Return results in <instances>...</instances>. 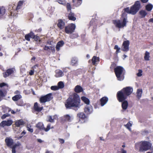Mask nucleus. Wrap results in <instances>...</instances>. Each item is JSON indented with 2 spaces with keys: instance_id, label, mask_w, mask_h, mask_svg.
Instances as JSON below:
<instances>
[{
  "instance_id": "21",
  "label": "nucleus",
  "mask_w": 153,
  "mask_h": 153,
  "mask_svg": "<svg viewBox=\"0 0 153 153\" xmlns=\"http://www.w3.org/2000/svg\"><path fill=\"white\" fill-rule=\"evenodd\" d=\"M99 58L96 56H94L92 59V63L93 65H96L97 63L99 62Z\"/></svg>"
},
{
  "instance_id": "30",
  "label": "nucleus",
  "mask_w": 153,
  "mask_h": 153,
  "mask_svg": "<svg viewBox=\"0 0 153 153\" xmlns=\"http://www.w3.org/2000/svg\"><path fill=\"white\" fill-rule=\"evenodd\" d=\"M81 99L85 103L88 105L89 104L90 101L87 98L85 97H82Z\"/></svg>"
},
{
  "instance_id": "56",
  "label": "nucleus",
  "mask_w": 153,
  "mask_h": 153,
  "mask_svg": "<svg viewBox=\"0 0 153 153\" xmlns=\"http://www.w3.org/2000/svg\"><path fill=\"white\" fill-rule=\"evenodd\" d=\"M142 2L143 3L147 2L149 0H141Z\"/></svg>"
},
{
  "instance_id": "53",
  "label": "nucleus",
  "mask_w": 153,
  "mask_h": 153,
  "mask_svg": "<svg viewBox=\"0 0 153 153\" xmlns=\"http://www.w3.org/2000/svg\"><path fill=\"white\" fill-rule=\"evenodd\" d=\"M14 93L16 94H20V92L19 91L17 90Z\"/></svg>"
},
{
  "instance_id": "36",
  "label": "nucleus",
  "mask_w": 153,
  "mask_h": 153,
  "mask_svg": "<svg viewBox=\"0 0 153 153\" xmlns=\"http://www.w3.org/2000/svg\"><path fill=\"white\" fill-rule=\"evenodd\" d=\"M140 14L142 17H144L147 14L146 12L144 10H142L140 12Z\"/></svg>"
},
{
  "instance_id": "64",
  "label": "nucleus",
  "mask_w": 153,
  "mask_h": 153,
  "mask_svg": "<svg viewBox=\"0 0 153 153\" xmlns=\"http://www.w3.org/2000/svg\"><path fill=\"white\" fill-rule=\"evenodd\" d=\"M127 56H126V55H124L123 56V57H124V59L125 58H126V57H127Z\"/></svg>"
},
{
  "instance_id": "3",
  "label": "nucleus",
  "mask_w": 153,
  "mask_h": 153,
  "mask_svg": "<svg viewBox=\"0 0 153 153\" xmlns=\"http://www.w3.org/2000/svg\"><path fill=\"white\" fill-rule=\"evenodd\" d=\"M151 146V144L146 141L141 142L139 143H136L135 144V148L139 150L140 152L146 151L149 149Z\"/></svg>"
},
{
  "instance_id": "57",
  "label": "nucleus",
  "mask_w": 153,
  "mask_h": 153,
  "mask_svg": "<svg viewBox=\"0 0 153 153\" xmlns=\"http://www.w3.org/2000/svg\"><path fill=\"white\" fill-rule=\"evenodd\" d=\"M37 141L38 142L40 143H42L43 142V141L40 139H37Z\"/></svg>"
},
{
  "instance_id": "43",
  "label": "nucleus",
  "mask_w": 153,
  "mask_h": 153,
  "mask_svg": "<svg viewBox=\"0 0 153 153\" xmlns=\"http://www.w3.org/2000/svg\"><path fill=\"white\" fill-rule=\"evenodd\" d=\"M44 49L45 50L49 51L51 50V47L45 46L44 48Z\"/></svg>"
},
{
  "instance_id": "54",
  "label": "nucleus",
  "mask_w": 153,
  "mask_h": 153,
  "mask_svg": "<svg viewBox=\"0 0 153 153\" xmlns=\"http://www.w3.org/2000/svg\"><path fill=\"white\" fill-rule=\"evenodd\" d=\"M51 50L53 52H54L55 51V49H54V48L52 47H51Z\"/></svg>"
},
{
  "instance_id": "26",
  "label": "nucleus",
  "mask_w": 153,
  "mask_h": 153,
  "mask_svg": "<svg viewBox=\"0 0 153 153\" xmlns=\"http://www.w3.org/2000/svg\"><path fill=\"white\" fill-rule=\"evenodd\" d=\"M142 89H138L137 92V97L140 99L141 97L142 93Z\"/></svg>"
},
{
  "instance_id": "28",
  "label": "nucleus",
  "mask_w": 153,
  "mask_h": 153,
  "mask_svg": "<svg viewBox=\"0 0 153 153\" xmlns=\"http://www.w3.org/2000/svg\"><path fill=\"white\" fill-rule=\"evenodd\" d=\"M74 14L73 13H70L68 16V17L70 20L75 21L76 19V18L74 16Z\"/></svg>"
},
{
  "instance_id": "49",
  "label": "nucleus",
  "mask_w": 153,
  "mask_h": 153,
  "mask_svg": "<svg viewBox=\"0 0 153 153\" xmlns=\"http://www.w3.org/2000/svg\"><path fill=\"white\" fill-rule=\"evenodd\" d=\"M8 116H9L7 114H4L1 116V118L2 119H3L6 118L7 117H8Z\"/></svg>"
},
{
  "instance_id": "44",
  "label": "nucleus",
  "mask_w": 153,
  "mask_h": 153,
  "mask_svg": "<svg viewBox=\"0 0 153 153\" xmlns=\"http://www.w3.org/2000/svg\"><path fill=\"white\" fill-rule=\"evenodd\" d=\"M142 71L141 70H139L138 71V72L137 74V75L138 76H140L142 75Z\"/></svg>"
},
{
  "instance_id": "50",
  "label": "nucleus",
  "mask_w": 153,
  "mask_h": 153,
  "mask_svg": "<svg viewBox=\"0 0 153 153\" xmlns=\"http://www.w3.org/2000/svg\"><path fill=\"white\" fill-rule=\"evenodd\" d=\"M34 71L33 70H30V72H29V74L30 75H33V74H34Z\"/></svg>"
},
{
  "instance_id": "40",
  "label": "nucleus",
  "mask_w": 153,
  "mask_h": 153,
  "mask_svg": "<svg viewBox=\"0 0 153 153\" xmlns=\"http://www.w3.org/2000/svg\"><path fill=\"white\" fill-rule=\"evenodd\" d=\"M51 89L55 91L59 89V88H58V86H52L51 87Z\"/></svg>"
},
{
  "instance_id": "13",
  "label": "nucleus",
  "mask_w": 153,
  "mask_h": 153,
  "mask_svg": "<svg viewBox=\"0 0 153 153\" xmlns=\"http://www.w3.org/2000/svg\"><path fill=\"white\" fill-rule=\"evenodd\" d=\"M84 110L86 114H89L92 112V108L90 105H87L85 107Z\"/></svg>"
},
{
  "instance_id": "60",
  "label": "nucleus",
  "mask_w": 153,
  "mask_h": 153,
  "mask_svg": "<svg viewBox=\"0 0 153 153\" xmlns=\"http://www.w3.org/2000/svg\"><path fill=\"white\" fill-rule=\"evenodd\" d=\"M38 67V65H35L34 66L33 68V69L34 70L36 68V67Z\"/></svg>"
},
{
  "instance_id": "7",
  "label": "nucleus",
  "mask_w": 153,
  "mask_h": 153,
  "mask_svg": "<svg viewBox=\"0 0 153 153\" xmlns=\"http://www.w3.org/2000/svg\"><path fill=\"white\" fill-rule=\"evenodd\" d=\"M75 27V25L71 24L65 27V32L68 34H71L74 32Z\"/></svg>"
},
{
  "instance_id": "37",
  "label": "nucleus",
  "mask_w": 153,
  "mask_h": 153,
  "mask_svg": "<svg viewBox=\"0 0 153 153\" xmlns=\"http://www.w3.org/2000/svg\"><path fill=\"white\" fill-rule=\"evenodd\" d=\"M23 3V2L22 1H20L18 3V5L17 7H16V9H19L20 8L21 6L22 5Z\"/></svg>"
},
{
  "instance_id": "23",
  "label": "nucleus",
  "mask_w": 153,
  "mask_h": 153,
  "mask_svg": "<svg viewBox=\"0 0 153 153\" xmlns=\"http://www.w3.org/2000/svg\"><path fill=\"white\" fill-rule=\"evenodd\" d=\"M24 124V122L22 120H20L16 121L15 123V125L16 127H19Z\"/></svg>"
},
{
  "instance_id": "8",
  "label": "nucleus",
  "mask_w": 153,
  "mask_h": 153,
  "mask_svg": "<svg viewBox=\"0 0 153 153\" xmlns=\"http://www.w3.org/2000/svg\"><path fill=\"white\" fill-rule=\"evenodd\" d=\"M51 94L49 93L45 96L41 97L40 99V101L41 103H44L50 101L51 99Z\"/></svg>"
},
{
  "instance_id": "32",
  "label": "nucleus",
  "mask_w": 153,
  "mask_h": 153,
  "mask_svg": "<svg viewBox=\"0 0 153 153\" xmlns=\"http://www.w3.org/2000/svg\"><path fill=\"white\" fill-rule=\"evenodd\" d=\"M132 125V123L130 122H128L126 125H125V126L126 128H128L130 131H131V129L130 128V127Z\"/></svg>"
},
{
  "instance_id": "5",
  "label": "nucleus",
  "mask_w": 153,
  "mask_h": 153,
  "mask_svg": "<svg viewBox=\"0 0 153 153\" xmlns=\"http://www.w3.org/2000/svg\"><path fill=\"white\" fill-rule=\"evenodd\" d=\"M114 70L117 79L120 81L123 80L124 78V68L122 66H118L114 68Z\"/></svg>"
},
{
  "instance_id": "47",
  "label": "nucleus",
  "mask_w": 153,
  "mask_h": 153,
  "mask_svg": "<svg viewBox=\"0 0 153 153\" xmlns=\"http://www.w3.org/2000/svg\"><path fill=\"white\" fill-rule=\"evenodd\" d=\"M27 129L30 132H32L33 131V129L31 128L30 126H27Z\"/></svg>"
},
{
  "instance_id": "15",
  "label": "nucleus",
  "mask_w": 153,
  "mask_h": 153,
  "mask_svg": "<svg viewBox=\"0 0 153 153\" xmlns=\"http://www.w3.org/2000/svg\"><path fill=\"white\" fill-rule=\"evenodd\" d=\"M5 142L6 143L7 145L9 146H12L13 143V140L11 138L7 137L6 138L5 140Z\"/></svg>"
},
{
  "instance_id": "20",
  "label": "nucleus",
  "mask_w": 153,
  "mask_h": 153,
  "mask_svg": "<svg viewBox=\"0 0 153 153\" xmlns=\"http://www.w3.org/2000/svg\"><path fill=\"white\" fill-rule=\"evenodd\" d=\"M48 121L53 123L54 122V120H56L57 118V117L56 115H54L53 116H49L48 117Z\"/></svg>"
},
{
  "instance_id": "9",
  "label": "nucleus",
  "mask_w": 153,
  "mask_h": 153,
  "mask_svg": "<svg viewBox=\"0 0 153 153\" xmlns=\"http://www.w3.org/2000/svg\"><path fill=\"white\" fill-rule=\"evenodd\" d=\"M130 42L128 40L124 41L121 47V49L123 51H127L129 49V46Z\"/></svg>"
},
{
  "instance_id": "61",
  "label": "nucleus",
  "mask_w": 153,
  "mask_h": 153,
  "mask_svg": "<svg viewBox=\"0 0 153 153\" xmlns=\"http://www.w3.org/2000/svg\"><path fill=\"white\" fill-rule=\"evenodd\" d=\"M122 153H126V151L123 149L122 150Z\"/></svg>"
},
{
  "instance_id": "11",
  "label": "nucleus",
  "mask_w": 153,
  "mask_h": 153,
  "mask_svg": "<svg viewBox=\"0 0 153 153\" xmlns=\"http://www.w3.org/2000/svg\"><path fill=\"white\" fill-rule=\"evenodd\" d=\"M14 69L12 68L8 69L6 72L3 73V76L5 78L11 74H13L14 71Z\"/></svg>"
},
{
  "instance_id": "34",
  "label": "nucleus",
  "mask_w": 153,
  "mask_h": 153,
  "mask_svg": "<svg viewBox=\"0 0 153 153\" xmlns=\"http://www.w3.org/2000/svg\"><path fill=\"white\" fill-rule=\"evenodd\" d=\"M152 7V5L150 4H148L146 6V10L148 11L151 10Z\"/></svg>"
},
{
  "instance_id": "27",
  "label": "nucleus",
  "mask_w": 153,
  "mask_h": 153,
  "mask_svg": "<svg viewBox=\"0 0 153 153\" xmlns=\"http://www.w3.org/2000/svg\"><path fill=\"white\" fill-rule=\"evenodd\" d=\"M22 97L20 94H16L12 97V100L14 101H16L20 99Z\"/></svg>"
},
{
  "instance_id": "19",
  "label": "nucleus",
  "mask_w": 153,
  "mask_h": 153,
  "mask_svg": "<svg viewBox=\"0 0 153 153\" xmlns=\"http://www.w3.org/2000/svg\"><path fill=\"white\" fill-rule=\"evenodd\" d=\"M108 101V98L107 97H104L102 98L100 100L101 105H104L107 103Z\"/></svg>"
},
{
  "instance_id": "41",
  "label": "nucleus",
  "mask_w": 153,
  "mask_h": 153,
  "mask_svg": "<svg viewBox=\"0 0 153 153\" xmlns=\"http://www.w3.org/2000/svg\"><path fill=\"white\" fill-rule=\"evenodd\" d=\"M50 126L51 125L50 124H48L47 126V127L46 128H45L44 127V129L43 130H45V131H48L50 129Z\"/></svg>"
},
{
  "instance_id": "10",
  "label": "nucleus",
  "mask_w": 153,
  "mask_h": 153,
  "mask_svg": "<svg viewBox=\"0 0 153 153\" xmlns=\"http://www.w3.org/2000/svg\"><path fill=\"white\" fill-rule=\"evenodd\" d=\"M13 123V121L11 120H4L2 121L0 123V126L2 127L5 126H10Z\"/></svg>"
},
{
  "instance_id": "62",
  "label": "nucleus",
  "mask_w": 153,
  "mask_h": 153,
  "mask_svg": "<svg viewBox=\"0 0 153 153\" xmlns=\"http://www.w3.org/2000/svg\"><path fill=\"white\" fill-rule=\"evenodd\" d=\"M45 153H53V152L51 151H47Z\"/></svg>"
},
{
  "instance_id": "59",
  "label": "nucleus",
  "mask_w": 153,
  "mask_h": 153,
  "mask_svg": "<svg viewBox=\"0 0 153 153\" xmlns=\"http://www.w3.org/2000/svg\"><path fill=\"white\" fill-rule=\"evenodd\" d=\"M149 22L153 23V18L150 19L149 20Z\"/></svg>"
},
{
  "instance_id": "2",
  "label": "nucleus",
  "mask_w": 153,
  "mask_h": 153,
  "mask_svg": "<svg viewBox=\"0 0 153 153\" xmlns=\"http://www.w3.org/2000/svg\"><path fill=\"white\" fill-rule=\"evenodd\" d=\"M133 90L132 88L130 87H127L118 92L117 96L119 101L121 102L126 99L128 96L131 94Z\"/></svg>"
},
{
  "instance_id": "48",
  "label": "nucleus",
  "mask_w": 153,
  "mask_h": 153,
  "mask_svg": "<svg viewBox=\"0 0 153 153\" xmlns=\"http://www.w3.org/2000/svg\"><path fill=\"white\" fill-rule=\"evenodd\" d=\"M0 96L1 97H4L5 96L4 93H3L1 90H0Z\"/></svg>"
},
{
  "instance_id": "52",
  "label": "nucleus",
  "mask_w": 153,
  "mask_h": 153,
  "mask_svg": "<svg viewBox=\"0 0 153 153\" xmlns=\"http://www.w3.org/2000/svg\"><path fill=\"white\" fill-rule=\"evenodd\" d=\"M114 49H115L117 50L118 49H120V48L117 45H115L114 46Z\"/></svg>"
},
{
  "instance_id": "46",
  "label": "nucleus",
  "mask_w": 153,
  "mask_h": 153,
  "mask_svg": "<svg viewBox=\"0 0 153 153\" xmlns=\"http://www.w3.org/2000/svg\"><path fill=\"white\" fill-rule=\"evenodd\" d=\"M5 86H6L7 87L8 86L5 83H0V87L1 88Z\"/></svg>"
},
{
  "instance_id": "14",
  "label": "nucleus",
  "mask_w": 153,
  "mask_h": 153,
  "mask_svg": "<svg viewBox=\"0 0 153 153\" xmlns=\"http://www.w3.org/2000/svg\"><path fill=\"white\" fill-rule=\"evenodd\" d=\"M64 44L63 41H61L58 42L56 45V48L57 51H59L60 49V48L62 47Z\"/></svg>"
},
{
  "instance_id": "45",
  "label": "nucleus",
  "mask_w": 153,
  "mask_h": 153,
  "mask_svg": "<svg viewBox=\"0 0 153 153\" xmlns=\"http://www.w3.org/2000/svg\"><path fill=\"white\" fill-rule=\"evenodd\" d=\"M16 145H14L13 146L12 148V153H15L16 151H15V148L16 147Z\"/></svg>"
},
{
  "instance_id": "35",
  "label": "nucleus",
  "mask_w": 153,
  "mask_h": 153,
  "mask_svg": "<svg viewBox=\"0 0 153 153\" xmlns=\"http://www.w3.org/2000/svg\"><path fill=\"white\" fill-rule=\"evenodd\" d=\"M58 88H62L64 87V84L62 82L60 81L58 83Z\"/></svg>"
},
{
  "instance_id": "18",
  "label": "nucleus",
  "mask_w": 153,
  "mask_h": 153,
  "mask_svg": "<svg viewBox=\"0 0 153 153\" xmlns=\"http://www.w3.org/2000/svg\"><path fill=\"white\" fill-rule=\"evenodd\" d=\"M56 74L55 76L56 77H59L62 76L63 75L62 71L59 70H57L55 71Z\"/></svg>"
},
{
  "instance_id": "29",
  "label": "nucleus",
  "mask_w": 153,
  "mask_h": 153,
  "mask_svg": "<svg viewBox=\"0 0 153 153\" xmlns=\"http://www.w3.org/2000/svg\"><path fill=\"white\" fill-rule=\"evenodd\" d=\"M128 103L127 101H124L122 104V107L123 109H126L127 108Z\"/></svg>"
},
{
  "instance_id": "25",
  "label": "nucleus",
  "mask_w": 153,
  "mask_h": 153,
  "mask_svg": "<svg viewBox=\"0 0 153 153\" xmlns=\"http://www.w3.org/2000/svg\"><path fill=\"white\" fill-rule=\"evenodd\" d=\"M36 127L40 129L43 130L44 129V125L42 122H39L37 124Z\"/></svg>"
},
{
  "instance_id": "58",
  "label": "nucleus",
  "mask_w": 153,
  "mask_h": 153,
  "mask_svg": "<svg viewBox=\"0 0 153 153\" xmlns=\"http://www.w3.org/2000/svg\"><path fill=\"white\" fill-rule=\"evenodd\" d=\"M120 49H118L116 51V53L117 54V53H120Z\"/></svg>"
},
{
  "instance_id": "33",
  "label": "nucleus",
  "mask_w": 153,
  "mask_h": 153,
  "mask_svg": "<svg viewBox=\"0 0 153 153\" xmlns=\"http://www.w3.org/2000/svg\"><path fill=\"white\" fill-rule=\"evenodd\" d=\"M78 116L80 118L84 119L85 118V116L83 113H79L77 114Z\"/></svg>"
},
{
  "instance_id": "6",
  "label": "nucleus",
  "mask_w": 153,
  "mask_h": 153,
  "mask_svg": "<svg viewBox=\"0 0 153 153\" xmlns=\"http://www.w3.org/2000/svg\"><path fill=\"white\" fill-rule=\"evenodd\" d=\"M140 7V2L139 1H136L134 4L130 9L127 8L125 9V11L133 15L135 14Z\"/></svg>"
},
{
  "instance_id": "4",
  "label": "nucleus",
  "mask_w": 153,
  "mask_h": 153,
  "mask_svg": "<svg viewBox=\"0 0 153 153\" xmlns=\"http://www.w3.org/2000/svg\"><path fill=\"white\" fill-rule=\"evenodd\" d=\"M127 19L126 15L124 13L122 15L121 20L114 21L113 23L116 27L119 28H122L126 25Z\"/></svg>"
},
{
  "instance_id": "39",
  "label": "nucleus",
  "mask_w": 153,
  "mask_h": 153,
  "mask_svg": "<svg viewBox=\"0 0 153 153\" xmlns=\"http://www.w3.org/2000/svg\"><path fill=\"white\" fill-rule=\"evenodd\" d=\"M66 7L68 11H70L71 10V7L70 4L69 3H68L67 4Z\"/></svg>"
},
{
  "instance_id": "63",
  "label": "nucleus",
  "mask_w": 153,
  "mask_h": 153,
  "mask_svg": "<svg viewBox=\"0 0 153 153\" xmlns=\"http://www.w3.org/2000/svg\"><path fill=\"white\" fill-rule=\"evenodd\" d=\"M11 113L13 114H14L15 113V112L14 111H11Z\"/></svg>"
},
{
  "instance_id": "24",
  "label": "nucleus",
  "mask_w": 153,
  "mask_h": 153,
  "mask_svg": "<svg viewBox=\"0 0 153 153\" xmlns=\"http://www.w3.org/2000/svg\"><path fill=\"white\" fill-rule=\"evenodd\" d=\"M78 62V59L76 57H73L71 60V63L73 65H74L77 64Z\"/></svg>"
},
{
  "instance_id": "31",
  "label": "nucleus",
  "mask_w": 153,
  "mask_h": 153,
  "mask_svg": "<svg viewBox=\"0 0 153 153\" xmlns=\"http://www.w3.org/2000/svg\"><path fill=\"white\" fill-rule=\"evenodd\" d=\"M150 57L149 53V52L146 51L145 53L144 57V59L145 60L149 61V60Z\"/></svg>"
},
{
  "instance_id": "38",
  "label": "nucleus",
  "mask_w": 153,
  "mask_h": 153,
  "mask_svg": "<svg viewBox=\"0 0 153 153\" xmlns=\"http://www.w3.org/2000/svg\"><path fill=\"white\" fill-rule=\"evenodd\" d=\"M65 120L67 121H69L72 119V117L68 115H65Z\"/></svg>"
},
{
  "instance_id": "22",
  "label": "nucleus",
  "mask_w": 153,
  "mask_h": 153,
  "mask_svg": "<svg viewBox=\"0 0 153 153\" xmlns=\"http://www.w3.org/2000/svg\"><path fill=\"white\" fill-rule=\"evenodd\" d=\"M74 90L76 93H79L83 91L82 88L79 85H76L75 88Z\"/></svg>"
},
{
  "instance_id": "1",
  "label": "nucleus",
  "mask_w": 153,
  "mask_h": 153,
  "mask_svg": "<svg viewBox=\"0 0 153 153\" xmlns=\"http://www.w3.org/2000/svg\"><path fill=\"white\" fill-rule=\"evenodd\" d=\"M80 99L76 93H74L70 96L67 100L65 105L67 108L72 107H79L80 106Z\"/></svg>"
},
{
  "instance_id": "51",
  "label": "nucleus",
  "mask_w": 153,
  "mask_h": 153,
  "mask_svg": "<svg viewBox=\"0 0 153 153\" xmlns=\"http://www.w3.org/2000/svg\"><path fill=\"white\" fill-rule=\"evenodd\" d=\"M59 141L61 143H64V140L62 139H59Z\"/></svg>"
},
{
  "instance_id": "42",
  "label": "nucleus",
  "mask_w": 153,
  "mask_h": 153,
  "mask_svg": "<svg viewBox=\"0 0 153 153\" xmlns=\"http://www.w3.org/2000/svg\"><path fill=\"white\" fill-rule=\"evenodd\" d=\"M58 2L60 4H62L63 5H65L66 4V2L65 0L63 1H61L60 0H58Z\"/></svg>"
},
{
  "instance_id": "55",
  "label": "nucleus",
  "mask_w": 153,
  "mask_h": 153,
  "mask_svg": "<svg viewBox=\"0 0 153 153\" xmlns=\"http://www.w3.org/2000/svg\"><path fill=\"white\" fill-rule=\"evenodd\" d=\"M79 1L78 4L77 5V6H78L80 5L82 3V0H77Z\"/></svg>"
},
{
  "instance_id": "17",
  "label": "nucleus",
  "mask_w": 153,
  "mask_h": 153,
  "mask_svg": "<svg viewBox=\"0 0 153 153\" xmlns=\"http://www.w3.org/2000/svg\"><path fill=\"white\" fill-rule=\"evenodd\" d=\"M58 27L60 29H62L64 27L65 23L62 20H59L57 24Z\"/></svg>"
},
{
  "instance_id": "16",
  "label": "nucleus",
  "mask_w": 153,
  "mask_h": 153,
  "mask_svg": "<svg viewBox=\"0 0 153 153\" xmlns=\"http://www.w3.org/2000/svg\"><path fill=\"white\" fill-rule=\"evenodd\" d=\"M35 36L34 33L32 32H31L29 34L26 35L25 37L26 40L30 41V38H35Z\"/></svg>"
},
{
  "instance_id": "12",
  "label": "nucleus",
  "mask_w": 153,
  "mask_h": 153,
  "mask_svg": "<svg viewBox=\"0 0 153 153\" xmlns=\"http://www.w3.org/2000/svg\"><path fill=\"white\" fill-rule=\"evenodd\" d=\"M34 110L38 112H40L43 109V107H40L38 105V104L37 102L35 103L33 106Z\"/></svg>"
}]
</instances>
